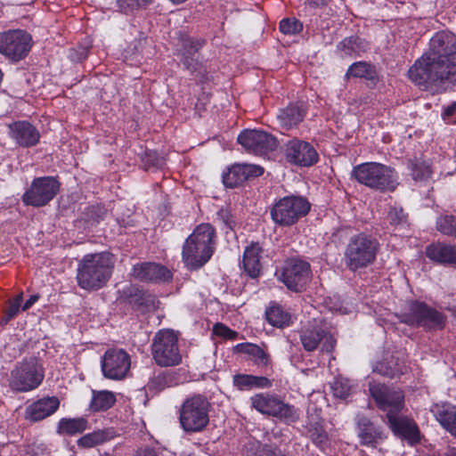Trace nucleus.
Listing matches in <instances>:
<instances>
[{"instance_id":"nucleus-19","label":"nucleus","mask_w":456,"mask_h":456,"mask_svg":"<svg viewBox=\"0 0 456 456\" xmlns=\"http://www.w3.org/2000/svg\"><path fill=\"white\" fill-rule=\"evenodd\" d=\"M388 425L395 436L407 440L411 444L419 441V431L416 423L407 417L398 414L389 416Z\"/></svg>"},{"instance_id":"nucleus-4","label":"nucleus","mask_w":456,"mask_h":456,"mask_svg":"<svg viewBox=\"0 0 456 456\" xmlns=\"http://www.w3.org/2000/svg\"><path fill=\"white\" fill-rule=\"evenodd\" d=\"M352 175L358 183L379 191H393L398 185L396 172L377 162L360 164L354 167Z\"/></svg>"},{"instance_id":"nucleus-34","label":"nucleus","mask_w":456,"mask_h":456,"mask_svg":"<svg viewBox=\"0 0 456 456\" xmlns=\"http://www.w3.org/2000/svg\"><path fill=\"white\" fill-rule=\"evenodd\" d=\"M265 318L267 322L277 328L289 326L290 322V315L284 311L282 307L277 304H272L265 311Z\"/></svg>"},{"instance_id":"nucleus-27","label":"nucleus","mask_w":456,"mask_h":456,"mask_svg":"<svg viewBox=\"0 0 456 456\" xmlns=\"http://www.w3.org/2000/svg\"><path fill=\"white\" fill-rule=\"evenodd\" d=\"M187 46H190V48L183 53V63L187 69L191 70V73H195V78L200 83L204 84L208 80V75L205 74V70H203L201 67H199L198 69L197 66L199 64L193 58V55L201 46V44L200 42L186 40L184 44L185 49Z\"/></svg>"},{"instance_id":"nucleus-39","label":"nucleus","mask_w":456,"mask_h":456,"mask_svg":"<svg viewBox=\"0 0 456 456\" xmlns=\"http://www.w3.org/2000/svg\"><path fill=\"white\" fill-rule=\"evenodd\" d=\"M243 151L248 154L263 159L274 158L277 144H241Z\"/></svg>"},{"instance_id":"nucleus-20","label":"nucleus","mask_w":456,"mask_h":456,"mask_svg":"<svg viewBox=\"0 0 456 456\" xmlns=\"http://www.w3.org/2000/svg\"><path fill=\"white\" fill-rule=\"evenodd\" d=\"M133 276L142 281H167L172 277L171 272L156 263H142L134 265Z\"/></svg>"},{"instance_id":"nucleus-7","label":"nucleus","mask_w":456,"mask_h":456,"mask_svg":"<svg viewBox=\"0 0 456 456\" xmlns=\"http://www.w3.org/2000/svg\"><path fill=\"white\" fill-rule=\"evenodd\" d=\"M151 354L159 366L179 365L182 362V354L178 345V334L172 330H159L152 339Z\"/></svg>"},{"instance_id":"nucleus-25","label":"nucleus","mask_w":456,"mask_h":456,"mask_svg":"<svg viewBox=\"0 0 456 456\" xmlns=\"http://www.w3.org/2000/svg\"><path fill=\"white\" fill-rule=\"evenodd\" d=\"M431 411L441 426L456 437V406L436 404Z\"/></svg>"},{"instance_id":"nucleus-47","label":"nucleus","mask_w":456,"mask_h":456,"mask_svg":"<svg viewBox=\"0 0 456 456\" xmlns=\"http://www.w3.org/2000/svg\"><path fill=\"white\" fill-rule=\"evenodd\" d=\"M373 371L390 378H393L403 372V370L392 367L390 365H387L384 362H377V364L373 368Z\"/></svg>"},{"instance_id":"nucleus-52","label":"nucleus","mask_w":456,"mask_h":456,"mask_svg":"<svg viewBox=\"0 0 456 456\" xmlns=\"http://www.w3.org/2000/svg\"><path fill=\"white\" fill-rule=\"evenodd\" d=\"M142 161L149 167H157L161 164L162 159L155 151H149L145 152Z\"/></svg>"},{"instance_id":"nucleus-38","label":"nucleus","mask_w":456,"mask_h":456,"mask_svg":"<svg viewBox=\"0 0 456 456\" xmlns=\"http://www.w3.org/2000/svg\"><path fill=\"white\" fill-rule=\"evenodd\" d=\"M374 74L375 70L372 65L366 61H356L348 68L346 77L347 78L357 77L370 79L373 77Z\"/></svg>"},{"instance_id":"nucleus-10","label":"nucleus","mask_w":456,"mask_h":456,"mask_svg":"<svg viewBox=\"0 0 456 456\" xmlns=\"http://www.w3.org/2000/svg\"><path fill=\"white\" fill-rule=\"evenodd\" d=\"M401 322L428 330H442L445 325L446 317L423 302L412 301L408 305V312L402 314Z\"/></svg>"},{"instance_id":"nucleus-43","label":"nucleus","mask_w":456,"mask_h":456,"mask_svg":"<svg viewBox=\"0 0 456 456\" xmlns=\"http://www.w3.org/2000/svg\"><path fill=\"white\" fill-rule=\"evenodd\" d=\"M332 390L336 397L346 399L353 393L354 386L349 379L339 378L334 381Z\"/></svg>"},{"instance_id":"nucleus-33","label":"nucleus","mask_w":456,"mask_h":456,"mask_svg":"<svg viewBox=\"0 0 456 456\" xmlns=\"http://www.w3.org/2000/svg\"><path fill=\"white\" fill-rule=\"evenodd\" d=\"M112 429H99L88 433L77 440V445L83 448H92L113 438Z\"/></svg>"},{"instance_id":"nucleus-42","label":"nucleus","mask_w":456,"mask_h":456,"mask_svg":"<svg viewBox=\"0 0 456 456\" xmlns=\"http://www.w3.org/2000/svg\"><path fill=\"white\" fill-rule=\"evenodd\" d=\"M436 229L444 235L456 238V216L452 215L439 216L436 220Z\"/></svg>"},{"instance_id":"nucleus-60","label":"nucleus","mask_w":456,"mask_h":456,"mask_svg":"<svg viewBox=\"0 0 456 456\" xmlns=\"http://www.w3.org/2000/svg\"><path fill=\"white\" fill-rule=\"evenodd\" d=\"M101 456H113V455H111V454H110V453H104V454H102V455H101Z\"/></svg>"},{"instance_id":"nucleus-51","label":"nucleus","mask_w":456,"mask_h":456,"mask_svg":"<svg viewBox=\"0 0 456 456\" xmlns=\"http://www.w3.org/2000/svg\"><path fill=\"white\" fill-rule=\"evenodd\" d=\"M442 118L447 124H456V102L444 108Z\"/></svg>"},{"instance_id":"nucleus-29","label":"nucleus","mask_w":456,"mask_h":456,"mask_svg":"<svg viewBox=\"0 0 456 456\" xmlns=\"http://www.w3.org/2000/svg\"><path fill=\"white\" fill-rule=\"evenodd\" d=\"M261 248L258 243H252L247 247L243 255V268L251 278H256L260 274Z\"/></svg>"},{"instance_id":"nucleus-54","label":"nucleus","mask_w":456,"mask_h":456,"mask_svg":"<svg viewBox=\"0 0 456 456\" xmlns=\"http://www.w3.org/2000/svg\"><path fill=\"white\" fill-rule=\"evenodd\" d=\"M134 456H158L155 450L151 448L140 449Z\"/></svg>"},{"instance_id":"nucleus-46","label":"nucleus","mask_w":456,"mask_h":456,"mask_svg":"<svg viewBox=\"0 0 456 456\" xmlns=\"http://www.w3.org/2000/svg\"><path fill=\"white\" fill-rule=\"evenodd\" d=\"M22 302V293L17 295L14 298L10 300L9 305L5 310V314L3 319L4 323L12 320L20 311V304Z\"/></svg>"},{"instance_id":"nucleus-48","label":"nucleus","mask_w":456,"mask_h":456,"mask_svg":"<svg viewBox=\"0 0 456 456\" xmlns=\"http://www.w3.org/2000/svg\"><path fill=\"white\" fill-rule=\"evenodd\" d=\"M387 219L391 224L398 225L405 222L406 216L402 208L391 207L387 214Z\"/></svg>"},{"instance_id":"nucleus-41","label":"nucleus","mask_w":456,"mask_h":456,"mask_svg":"<svg viewBox=\"0 0 456 456\" xmlns=\"http://www.w3.org/2000/svg\"><path fill=\"white\" fill-rule=\"evenodd\" d=\"M247 456H285L278 448H272L269 445H262L258 442H254L246 447Z\"/></svg>"},{"instance_id":"nucleus-37","label":"nucleus","mask_w":456,"mask_h":456,"mask_svg":"<svg viewBox=\"0 0 456 456\" xmlns=\"http://www.w3.org/2000/svg\"><path fill=\"white\" fill-rule=\"evenodd\" d=\"M411 177L417 182H426L431 177L430 165L424 159L415 158L408 160Z\"/></svg>"},{"instance_id":"nucleus-50","label":"nucleus","mask_w":456,"mask_h":456,"mask_svg":"<svg viewBox=\"0 0 456 456\" xmlns=\"http://www.w3.org/2000/svg\"><path fill=\"white\" fill-rule=\"evenodd\" d=\"M213 332L216 336L228 339H235L237 338L236 331L232 330L231 329L221 323H217L214 326Z\"/></svg>"},{"instance_id":"nucleus-21","label":"nucleus","mask_w":456,"mask_h":456,"mask_svg":"<svg viewBox=\"0 0 456 456\" xmlns=\"http://www.w3.org/2000/svg\"><path fill=\"white\" fill-rule=\"evenodd\" d=\"M59 406L60 401L57 397H44L27 407L25 417L30 421H39L53 415Z\"/></svg>"},{"instance_id":"nucleus-35","label":"nucleus","mask_w":456,"mask_h":456,"mask_svg":"<svg viewBox=\"0 0 456 456\" xmlns=\"http://www.w3.org/2000/svg\"><path fill=\"white\" fill-rule=\"evenodd\" d=\"M277 140L266 131L260 128L245 129L237 138V142H275Z\"/></svg>"},{"instance_id":"nucleus-59","label":"nucleus","mask_w":456,"mask_h":456,"mask_svg":"<svg viewBox=\"0 0 456 456\" xmlns=\"http://www.w3.org/2000/svg\"><path fill=\"white\" fill-rule=\"evenodd\" d=\"M289 142H297V143H300V142H304L300 141V140H293V141H289Z\"/></svg>"},{"instance_id":"nucleus-2","label":"nucleus","mask_w":456,"mask_h":456,"mask_svg":"<svg viewBox=\"0 0 456 456\" xmlns=\"http://www.w3.org/2000/svg\"><path fill=\"white\" fill-rule=\"evenodd\" d=\"M114 258L110 253L87 254L79 261L77 272L78 286L86 290L102 288L111 277Z\"/></svg>"},{"instance_id":"nucleus-22","label":"nucleus","mask_w":456,"mask_h":456,"mask_svg":"<svg viewBox=\"0 0 456 456\" xmlns=\"http://www.w3.org/2000/svg\"><path fill=\"white\" fill-rule=\"evenodd\" d=\"M357 435L362 445L375 447L383 440V432L379 427L374 425L368 418L357 417Z\"/></svg>"},{"instance_id":"nucleus-23","label":"nucleus","mask_w":456,"mask_h":456,"mask_svg":"<svg viewBox=\"0 0 456 456\" xmlns=\"http://www.w3.org/2000/svg\"><path fill=\"white\" fill-rule=\"evenodd\" d=\"M287 158L294 164L311 166L317 161L318 154L312 144H292L287 150Z\"/></svg>"},{"instance_id":"nucleus-11","label":"nucleus","mask_w":456,"mask_h":456,"mask_svg":"<svg viewBox=\"0 0 456 456\" xmlns=\"http://www.w3.org/2000/svg\"><path fill=\"white\" fill-rule=\"evenodd\" d=\"M310 210V203L303 197L287 196L279 200L271 209L273 221L281 226H290Z\"/></svg>"},{"instance_id":"nucleus-17","label":"nucleus","mask_w":456,"mask_h":456,"mask_svg":"<svg viewBox=\"0 0 456 456\" xmlns=\"http://www.w3.org/2000/svg\"><path fill=\"white\" fill-rule=\"evenodd\" d=\"M265 172L263 167L255 164L235 163L223 176L225 186L234 188L248 180L261 176Z\"/></svg>"},{"instance_id":"nucleus-28","label":"nucleus","mask_w":456,"mask_h":456,"mask_svg":"<svg viewBox=\"0 0 456 456\" xmlns=\"http://www.w3.org/2000/svg\"><path fill=\"white\" fill-rule=\"evenodd\" d=\"M9 129L11 138L17 142H37L39 140L38 132L28 122H15L10 126Z\"/></svg>"},{"instance_id":"nucleus-18","label":"nucleus","mask_w":456,"mask_h":456,"mask_svg":"<svg viewBox=\"0 0 456 456\" xmlns=\"http://www.w3.org/2000/svg\"><path fill=\"white\" fill-rule=\"evenodd\" d=\"M300 340L305 350L311 352L321 346L322 352L330 353L335 346L333 336L322 329L305 330L300 335Z\"/></svg>"},{"instance_id":"nucleus-6","label":"nucleus","mask_w":456,"mask_h":456,"mask_svg":"<svg viewBox=\"0 0 456 456\" xmlns=\"http://www.w3.org/2000/svg\"><path fill=\"white\" fill-rule=\"evenodd\" d=\"M250 405L259 413L273 417L286 424L296 422L299 419L298 410L273 393L262 392L249 398Z\"/></svg>"},{"instance_id":"nucleus-14","label":"nucleus","mask_w":456,"mask_h":456,"mask_svg":"<svg viewBox=\"0 0 456 456\" xmlns=\"http://www.w3.org/2000/svg\"><path fill=\"white\" fill-rule=\"evenodd\" d=\"M370 392L377 406L387 412V418L399 414L404 406V395L400 389L389 388L380 384H370Z\"/></svg>"},{"instance_id":"nucleus-56","label":"nucleus","mask_w":456,"mask_h":456,"mask_svg":"<svg viewBox=\"0 0 456 456\" xmlns=\"http://www.w3.org/2000/svg\"><path fill=\"white\" fill-rule=\"evenodd\" d=\"M309 5L321 6L327 4V0H307Z\"/></svg>"},{"instance_id":"nucleus-13","label":"nucleus","mask_w":456,"mask_h":456,"mask_svg":"<svg viewBox=\"0 0 456 456\" xmlns=\"http://www.w3.org/2000/svg\"><path fill=\"white\" fill-rule=\"evenodd\" d=\"M60 188L58 181L52 176L38 177L33 180L29 189L24 193L25 205L42 207L50 202Z\"/></svg>"},{"instance_id":"nucleus-58","label":"nucleus","mask_w":456,"mask_h":456,"mask_svg":"<svg viewBox=\"0 0 456 456\" xmlns=\"http://www.w3.org/2000/svg\"><path fill=\"white\" fill-rule=\"evenodd\" d=\"M172 3L174 4H181V3H183L185 2L186 0H170Z\"/></svg>"},{"instance_id":"nucleus-9","label":"nucleus","mask_w":456,"mask_h":456,"mask_svg":"<svg viewBox=\"0 0 456 456\" xmlns=\"http://www.w3.org/2000/svg\"><path fill=\"white\" fill-rule=\"evenodd\" d=\"M44 379V370L35 357L19 362L11 371L10 387L16 392H28L36 389Z\"/></svg>"},{"instance_id":"nucleus-12","label":"nucleus","mask_w":456,"mask_h":456,"mask_svg":"<svg viewBox=\"0 0 456 456\" xmlns=\"http://www.w3.org/2000/svg\"><path fill=\"white\" fill-rule=\"evenodd\" d=\"M32 38L24 30H9L0 33V53L18 61L27 56L31 48Z\"/></svg>"},{"instance_id":"nucleus-16","label":"nucleus","mask_w":456,"mask_h":456,"mask_svg":"<svg viewBox=\"0 0 456 456\" xmlns=\"http://www.w3.org/2000/svg\"><path fill=\"white\" fill-rule=\"evenodd\" d=\"M276 274L288 289L298 291L310 277V265L300 259H289Z\"/></svg>"},{"instance_id":"nucleus-5","label":"nucleus","mask_w":456,"mask_h":456,"mask_svg":"<svg viewBox=\"0 0 456 456\" xmlns=\"http://www.w3.org/2000/svg\"><path fill=\"white\" fill-rule=\"evenodd\" d=\"M379 246L376 239L365 233L352 236L345 250L346 266L352 271H356L372 264L376 259Z\"/></svg>"},{"instance_id":"nucleus-44","label":"nucleus","mask_w":456,"mask_h":456,"mask_svg":"<svg viewBox=\"0 0 456 456\" xmlns=\"http://www.w3.org/2000/svg\"><path fill=\"white\" fill-rule=\"evenodd\" d=\"M303 30V24L296 18H285L280 21V31L288 36H295Z\"/></svg>"},{"instance_id":"nucleus-24","label":"nucleus","mask_w":456,"mask_h":456,"mask_svg":"<svg viewBox=\"0 0 456 456\" xmlns=\"http://www.w3.org/2000/svg\"><path fill=\"white\" fill-rule=\"evenodd\" d=\"M426 256L436 263L456 264V247L445 243H432L426 248Z\"/></svg>"},{"instance_id":"nucleus-45","label":"nucleus","mask_w":456,"mask_h":456,"mask_svg":"<svg viewBox=\"0 0 456 456\" xmlns=\"http://www.w3.org/2000/svg\"><path fill=\"white\" fill-rule=\"evenodd\" d=\"M238 346L241 347L245 353L252 355L258 364H267L268 356L260 346L254 344H240Z\"/></svg>"},{"instance_id":"nucleus-26","label":"nucleus","mask_w":456,"mask_h":456,"mask_svg":"<svg viewBox=\"0 0 456 456\" xmlns=\"http://www.w3.org/2000/svg\"><path fill=\"white\" fill-rule=\"evenodd\" d=\"M305 111L297 104H289L281 109L277 115V120L281 129L289 130L297 126L305 118Z\"/></svg>"},{"instance_id":"nucleus-36","label":"nucleus","mask_w":456,"mask_h":456,"mask_svg":"<svg viewBox=\"0 0 456 456\" xmlns=\"http://www.w3.org/2000/svg\"><path fill=\"white\" fill-rule=\"evenodd\" d=\"M115 402V395L110 391H93L90 409L94 411H106L110 409Z\"/></svg>"},{"instance_id":"nucleus-15","label":"nucleus","mask_w":456,"mask_h":456,"mask_svg":"<svg viewBox=\"0 0 456 456\" xmlns=\"http://www.w3.org/2000/svg\"><path fill=\"white\" fill-rule=\"evenodd\" d=\"M101 366L106 379L121 380L126 377L130 370V356L123 349H109L102 356Z\"/></svg>"},{"instance_id":"nucleus-55","label":"nucleus","mask_w":456,"mask_h":456,"mask_svg":"<svg viewBox=\"0 0 456 456\" xmlns=\"http://www.w3.org/2000/svg\"><path fill=\"white\" fill-rule=\"evenodd\" d=\"M38 300L37 295L31 296L23 305L22 310L26 311L29 309Z\"/></svg>"},{"instance_id":"nucleus-32","label":"nucleus","mask_w":456,"mask_h":456,"mask_svg":"<svg viewBox=\"0 0 456 456\" xmlns=\"http://www.w3.org/2000/svg\"><path fill=\"white\" fill-rule=\"evenodd\" d=\"M88 428V422L85 418H62L57 427V432L61 435L75 436Z\"/></svg>"},{"instance_id":"nucleus-40","label":"nucleus","mask_w":456,"mask_h":456,"mask_svg":"<svg viewBox=\"0 0 456 456\" xmlns=\"http://www.w3.org/2000/svg\"><path fill=\"white\" fill-rule=\"evenodd\" d=\"M307 429L313 442L319 447H324L328 442V435L322 428L321 420L307 422Z\"/></svg>"},{"instance_id":"nucleus-3","label":"nucleus","mask_w":456,"mask_h":456,"mask_svg":"<svg viewBox=\"0 0 456 456\" xmlns=\"http://www.w3.org/2000/svg\"><path fill=\"white\" fill-rule=\"evenodd\" d=\"M215 229L209 224H201L186 240L183 248V260L190 269L204 265L214 252Z\"/></svg>"},{"instance_id":"nucleus-30","label":"nucleus","mask_w":456,"mask_h":456,"mask_svg":"<svg viewBox=\"0 0 456 456\" xmlns=\"http://www.w3.org/2000/svg\"><path fill=\"white\" fill-rule=\"evenodd\" d=\"M368 43L359 37H349L343 39L337 46L342 57H358L366 52Z\"/></svg>"},{"instance_id":"nucleus-8","label":"nucleus","mask_w":456,"mask_h":456,"mask_svg":"<svg viewBox=\"0 0 456 456\" xmlns=\"http://www.w3.org/2000/svg\"><path fill=\"white\" fill-rule=\"evenodd\" d=\"M210 403L203 395H193L187 398L180 410V423L186 432H200L209 421Z\"/></svg>"},{"instance_id":"nucleus-31","label":"nucleus","mask_w":456,"mask_h":456,"mask_svg":"<svg viewBox=\"0 0 456 456\" xmlns=\"http://www.w3.org/2000/svg\"><path fill=\"white\" fill-rule=\"evenodd\" d=\"M233 385L239 390H251L253 388H268L272 386L269 379L262 376L237 374L233 376Z\"/></svg>"},{"instance_id":"nucleus-57","label":"nucleus","mask_w":456,"mask_h":456,"mask_svg":"<svg viewBox=\"0 0 456 456\" xmlns=\"http://www.w3.org/2000/svg\"><path fill=\"white\" fill-rule=\"evenodd\" d=\"M443 456H456V448L449 447L443 454Z\"/></svg>"},{"instance_id":"nucleus-49","label":"nucleus","mask_w":456,"mask_h":456,"mask_svg":"<svg viewBox=\"0 0 456 456\" xmlns=\"http://www.w3.org/2000/svg\"><path fill=\"white\" fill-rule=\"evenodd\" d=\"M152 0H117V4L121 12H126L134 8L151 3Z\"/></svg>"},{"instance_id":"nucleus-53","label":"nucleus","mask_w":456,"mask_h":456,"mask_svg":"<svg viewBox=\"0 0 456 456\" xmlns=\"http://www.w3.org/2000/svg\"><path fill=\"white\" fill-rule=\"evenodd\" d=\"M218 218L223 221L227 229H232L234 222L228 210L221 209L218 212Z\"/></svg>"},{"instance_id":"nucleus-1","label":"nucleus","mask_w":456,"mask_h":456,"mask_svg":"<svg viewBox=\"0 0 456 456\" xmlns=\"http://www.w3.org/2000/svg\"><path fill=\"white\" fill-rule=\"evenodd\" d=\"M408 77L423 89L446 88L456 84V37L439 31L430 39L428 50L408 70Z\"/></svg>"}]
</instances>
